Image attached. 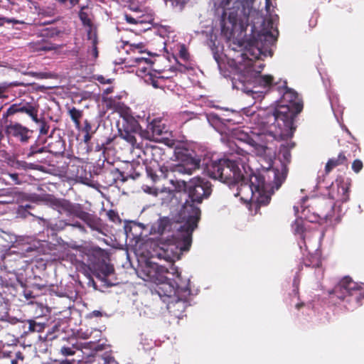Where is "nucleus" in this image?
<instances>
[{"instance_id": "1", "label": "nucleus", "mask_w": 364, "mask_h": 364, "mask_svg": "<svg viewBox=\"0 0 364 364\" xmlns=\"http://www.w3.org/2000/svg\"><path fill=\"white\" fill-rule=\"evenodd\" d=\"M257 60L231 59L228 65L232 88L251 96L255 102L261 100L269 89L282 95L277 109L268 107L257 112L252 108L243 109L255 127L251 135L243 134L240 140L257 155L263 156L272 154L274 142L292 137L296 129L294 120L302 110L303 104L298 94L287 87L286 81L274 82L272 75H260L264 65Z\"/></svg>"}, {"instance_id": "2", "label": "nucleus", "mask_w": 364, "mask_h": 364, "mask_svg": "<svg viewBox=\"0 0 364 364\" xmlns=\"http://www.w3.org/2000/svg\"><path fill=\"white\" fill-rule=\"evenodd\" d=\"M235 154L227 158H215L210 161L203 159L202 166L209 177L218 179L230 188L237 186L235 196L242 200L259 205H267L274 193L270 183L263 174L253 172L247 164L250 155L247 151L236 144Z\"/></svg>"}, {"instance_id": "3", "label": "nucleus", "mask_w": 364, "mask_h": 364, "mask_svg": "<svg viewBox=\"0 0 364 364\" xmlns=\"http://www.w3.org/2000/svg\"><path fill=\"white\" fill-rule=\"evenodd\" d=\"M139 277L155 284L151 293L166 303L169 313L181 318L188 306L191 290L189 279L183 281L178 267L174 264L166 267L156 262H146L137 270Z\"/></svg>"}, {"instance_id": "4", "label": "nucleus", "mask_w": 364, "mask_h": 364, "mask_svg": "<svg viewBox=\"0 0 364 364\" xmlns=\"http://www.w3.org/2000/svg\"><path fill=\"white\" fill-rule=\"evenodd\" d=\"M46 201L60 213H65L70 217L66 220H47L41 217H36L38 223L46 229L58 232L63 230L66 226H72L82 232H86L85 225L81 222L73 219V217H75L82 220L91 230L102 232L103 229L102 220L96 215L85 211L81 204L73 203L65 199H58L51 195L46 196Z\"/></svg>"}, {"instance_id": "5", "label": "nucleus", "mask_w": 364, "mask_h": 364, "mask_svg": "<svg viewBox=\"0 0 364 364\" xmlns=\"http://www.w3.org/2000/svg\"><path fill=\"white\" fill-rule=\"evenodd\" d=\"M181 228L178 221L167 217L160 218L151 227V231L159 234L161 238L159 244H154L153 251L150 253L151 257L166 261L168 267L180 258L183 252L188 251V250L179 247L177 250L172 248V246L178 247L181 238L178 232L181 231Z\"/></svg>"}, {"instance_id": "6", "label": "nucleus", "mask_w": 364, "mask_h": 364, "mask_svg": "<svg viewBox=\"0 0 364 364\" xmlns=\"http://www.w3.org/2000/svg\"><path fill=\"white\" fill-rule=\"evenodd\" d=\"M182 161L181 164L173 165L170 167V171L166 166H161L159 168V171L161 173V176L164 178L170 177L171 173H173L175 178H171L169 180L170 183L174 188V190H171L169 188H163L160 191L156 189L152 190L149 188V191L146 192L159 196V198L163 200V203L171 201L175 197V191L181 192L185 191L187 193L188 182L184 180L178 178L177 176L181 175H192L193 171L198 169L200 166V159L196 157L193 151L190 152L188 150H186L184 153H181Z\"/></svg>"}, {"instance_id": "7", "label": "nucleus", "mask_w": 364, "mask_h": 364, "mask_svg": "<svg viewBox=\"0 0 364 364\" xmlns=\"http://www.w3.org/2000/svg\"><path fill=\"white\" fill-rule=\"evenodd\" d=\"M271 0H266L265 8L267 12L269 14V18L263 20V28L257 35V39L255 45H250L248 48L243 50V45L240 43H232L233 50L242 51L240 56H237L234 59L241 60L245 58H250V59H262L263 57L272 56V52L270 47L272 46L278 36L277 30V15H272L270 14Z\"/></svg>"}, {"instance_id": "8", "label": "nucleus", "mask_w": 364, "mask_h": 364, "mask_svg": "<svg viewBox=\"0 0 364 364\" xmlns=\"http://www.w3.org/2000/svg\"><path fill=\"white\" fill-rule=\"evenodd\" d=\"M254 0H223V12L221 17L222 28H247L250 18L258 14L252 9Z\"/></svg>"}, {"instance_id": "9", "label": "nucleus", "mask_w": 364, "mask_h": 364, "mask_svg": "<svg viewBox=\"0 0 364 364\" xmlns=\"http://www.w3.org/2000/svg\"><path fill=\"white\" fill-rule=\"evenodd\" d=\"M197 205L189 201V200H186L178 213V220L180 221L178 222L182 228L181 231L178 232V235L181 236L178 248L189 250L191 247L192 233L197 228L200 218V209ZM172 248L177 250V247L172 246Z\"/></svg>"}, {"instance_id": "10", "label": "nucleus", "mask_w": 364, "mask_h": 364, "mask_svg": "<svg viewBox=\"0 0 364 364\" xmlns=\"http://www.w3.org/2000/svg\"><path fill=\"white\" fill-rule=\"evenodd\" d=\"M330 299L336 303L343 302L347 310H353L360 306L364 299V292L360 285L349 277L342 279L335 287L329 291Z\"/></svg>"}, {"instance_id": "11", "label": "nucleus", "mask_w": 364, "mask_h": 364, "mask_svg": "<svg viewBox=\"0 0 364 364\" xmlns=\"http://www.w3.org/2000/svg\"><path fill=\"white\" fill-rule=\"evenodd\" d=\"M292 230L295 235H299L298 245L304 255V264L306 267H311L316 268L315 272L317 278L322 277L323 269L321 267V259L317 249L313 248L315 253L312 254L310 249L309 237L311 233L306 231L304 227V222L301 218H297L292 224Z\"/></svg>"}, {"instance_id": "12", "label": "nucleus", "mask_w": 364, "mask_h": 364, "mask_svg": "<svg viewBox=\"0 0 364 364\" xmlns=\"http://www.w3.org/2000/svg\"><path fill=\"white\" fill-rule=\"evenodd\" d=\"M349 183L338 177L331 183L328 189V196L333 200V204L330 205L329 210L320 213V217L326 220H332L333 218L338 220L341 215V204L347 202L349 200Z\"/></svg>"}, {"instance_id": "13", "label": "nucleus", "mask_w": 364, "mask_h": 364, "mask_svg": "<svg viewBox=\"0 0 364 364\" xmlns=\"http://www.w3.org/2000/svg\"><path fill=\"white\" fill-rule=\"evenodd\" d=\"M212 192L209 181L200 177H194L188 182L187 193L189 201L200 204L208 198Z\"/></svg>"}, {"instance_id": "14", "label": "nucleus", "mask_w": 364, "mask_h": 364, "mask_svg": "<svg viewBox=\"0 0 364 364\" xmlns=\"http://www.w3.org/2000/svg\"><path fill=\"white\" fill-rule=\"evenodd\" d=\"M132 61L137 63L139 66L136 73L139 76L144 79L145 83L151 85L154 88H161L162 85L161 82L165 78V76L156 75V71L152 72L151 67L152 62L148 58L136 57L132 58ZM168 77L166 76V78Z\"/></svg>"}, {"instance_id": "15", "label": "nucleus", "mask_w": 364, "mask_h": 364, "mask_svg": "<svg viewBox=\"0 0 364 364\" xmlns=\"http://www.w3.org/2000/svg\"><path fill=\"white\" fill-rule=\"evenodd\" d=\"M88 257L90 261L89 268L92 271L95 277L105 282L107 286L112 285V284L107 282V278L113 274V266L100 257H95L94 255H88Z\"/></svg>"}, {"instance_id": "16", "label": "nucleus", "mask_w": 364, "mask_h": 364, "mask_svg": "<svg viewBox=\"0 0 364 364\" xmlns=\"http://www.w3.org/2000/svg\"><path fill=\"white\" fill-rule=\"evenodd\" d=\"M139 130V124L132 117H123L122 124H118L119 136L134 146L136 143L135 134Z\"/></svg>"}, {"instance_id": "17", "label": "nucleus", "mask_w": 364, "mask_h": 364, "mask_svg": "<svg viewBox=\"0 0 364 364\" xmlns=\"http://www.w3.org/2000/svg\"><path fill=\"white\" fill-rule=\"evenodd\" d=\"M105 345L94 341L85 342L83 348L91 350V353L87 355V362L92 364H117L115 360L109 355H100L99 351L104 349Z\"/></svg>"}, {"instance_id": "18", "label": "nucleus", "mask_w": 364, "mask_h": 364, "mask_svg": "<svg viewBox=\"0 0 364 364\" xmlns=\"http://www.w3.org/2000/svg\"><path fill=\"white\" fill-rule=\"evenodd\" d=\"M8 137H13L22 144H26L31 137L33 131L18 122H10L5 127Z\"/></svg>"}, {"instance_id": "19", "label": "nucleus", "mask_w": 364, "mask_h": 364, "mask_svg": "<svg viewBox=\"0 0 364 364\" xmlns=\"http://www.w3.org/2000/svg\"><path fill=\"white\" fill-rule=\"evenodd\" d=\"M203 116L209 124L220 134L225 133L228 129L229 119L222 118L214 112L205 113Z\"/></svg>"}, {"instance_id": "20", "label": "nucleus", "mask_w": 364, "mask_h": 364, "mask_svg": "<svg viewBox=\"0 0 364 364\" xmlns=\"http://www.w3.org/2000/svg\"><path fill=\"white\" fill-rule=\"evenodd\" d=\"M17 104L19 112L28 114L33 122H37L38 107L35 102L22 100Z\"/></svg>"}, {"instance_id": "21", "label": "nucleus", "mask_w": 364, "mask_h": 364, "mask_svg": "<svg viewBox=\"0 0 364 364\" xmlns=\"http://www.w3.org/2000/svg\"><path fill=\"white\" fill-rule=\"evenodd\" d=\"M167 132L166 127L161 124V121H153L148 126V134L154 140H159V137Z\"/></svg>"}, {"instance_id": "22", "label": "nucleus", "mask_w": 364, "mask_h": 364, "mask_svg": "<svg viewBox=\"0 0 364 364\" xmlns=\"http://www.w3.org/2000/svg\"><path fill=\"white\" fill-rule=\"evenodd\" d=\"M294 143L293 142H286L285 144H282L280 146L279 153V157L282 162V164L284 163H289L291 159V154H290V149L294 148Z\"/></svg>"}, {"instance_id": "23", "label": "nucleus", "mask_w": 364, "mask_h": 364, "mask_svg": "<svg viewBox=\"0 0 364 364\" xmlns=\"http://www.w3.org/2000/svg\"><path fill=\"white\" fill-rule=\"evenodd\" d=\"M346 160V156L343 153H340L337 158L330 159L326 164L325 171L326 173H329L334 167L343 164Z\"/></svg>"}, {"instance_id": "24", "label": "nucleus", "mask_w": 364, "mask_h": 364, "mask_svg": "<svg viewBox=\"0 0 364 364\" xmlns=\"http://www.w3.org/2000/svg\"><path fill=\"white\" fill-rule=\"evenodd\" d=\"M87 8V6H80V11H79V17L81 20L82 24L87 27V31L92 30V31H96L95 28H93L91 20L89 17L88 14L85 11Z\"/></svg>"}, {"instance_id": "25", "label": "nucleus", "mask_w": 364, "mask_h": 364, "mask_svg": "<svg viewBox=\"0 0 364 364\" xmlns=\"http://www.w3.org/2000/svg\"><path fill=\"white\" fill-rule=\"evenodd\" d=\"M87 38L91 41L92 48L90 51V55L93 58V59H96L98 57V50H97V37L96 31H92V30L87 31Z\"/></svg>"}, {"instance_id": "26", "label": "nucleus", "mask_w": 364, "mask_h": 364, "mask_svg": "<svg viewBox=\"0 0 364 364\" xmlns=\"http://www.w3.org/2000/svg\"><path fill=\"white\" fill-rule=\"evenodd\" d=\"M107 177L109 178L107 182L109 186H112L117 182V180H121L122 182L127 181V178L124 177L123 173L121 172L118 168H114L107 173Z\"/></svg>"}, {"instance_id": "27", "label": "nucleus", "mask_w": 364, "mask_h": 364, "mask_svg": "<svg viewBox=\"0 0 364 364\" xmlns=\"http://www.w3.org/2000/svg\"><path fill=\"white\" fill-rule=\"evenodd\" d=\"M37 33L43 38H53L59 34V31L54 27H43L38 30Z\"/></svg>"}, {"instance_id": "28", "label": "nucleus", "mask_w": 364, "mask_h": 364, "mask_svg": "<svg viewBox=\"0 0 364 364\" xmlns=\"http://www.w3.org/2000/svg\"><path fill=\"white\" fill-rule=\"evenodd\" d=\"M48 147H49V151L55 155L60 154L63 153L65 151L64 142L60 139H58L53 143H50L48 145Z\"/></svg>"}, {"instance_id": "29", "label": "nucleus", "mask_w": 364, "mask_h": 364, "mask_svg": "<svg viewBox=\"0 0 364 364\" xmlns=\"http://www.w3.org/2000/svg\"><path fill=\"white\" fill-rule=\"evenodd\" d=\"M22 327L26 333L35 331L39 332L42 329V326L33 320H28L27 323L23 321Z\"/></svg>"}, {"instance_id": "30", "label": "nucleus", "mask_w": 364, "mask_h": 364, "mask_svg": "<svg viewBox=\"0 0 364 364\" xmlns=\"http://www.w3.org/2000/svg\"><path fill=\"white\" fill-rule=\"evenodd\" d=\"M69 115L75 123V127L78 128L80 124V119L82 116V111L76 109L75 107H73L69 110Z\"/></svg>"}, {"instance_id": "31", "label": "nucleus", "mask_w": 364, "mask_h": 364, "mask_svg": "<svg viewBox=\"0 0 364 364\" xmlns=\"http://www.w3.org/2000/svg\"><path fill=\"white\" fill-rule=\"evenodd\" d=\"M32 208H33V206L30 204H26L25 205H19L18 207L17 212H16L18 217H20L22 218H26L28 215L34 216L33 214H31L29 212V210H31Z\"/></svg>"}, {"instance_id": "32", "label": "nucleus", "mask_w": 364, "mask_h": 364, "mask_svg": "<svg viewBox=\"0 0 364 364\" xmlns=\"http://www.w3.org/2000/svg\"><path fill=\"white\" fill-rule=\"evenodd\" d=\"M0 321H1L4 323L5 327H8L9 324L11 325H16L21 324L22 325L23 321L18 319L16 317L11 316L9 315H5L0 318Z\"/></svg>"}, {"instance_id": "33", "label": "nucleus", "mask_w": 364, "mask_h": 364, "mask_svg": "<svg viewBox=\"0 0 364 364\" xmlns=\"http://www.w3.org/2000/svg\"><path fill=\"white\" fill-rule=\"evenodd\" d=\"M40 126L39 132L41 135H46L48 132L50 126L44 119H41L37 117V122H35Z\"/></svg>"}, {"instance_id": "34", "label": "nucleus", "mask_w": 364, "mask_h": 364, "mask_svg": "<svg viewBox=\"0 0 364 364\" xmlns=\"http://www.w3.org/2000/svg\"><path fill=\"white\" fill-rule=\"evenodd\" d=\"M76 350H78V348L73 345L71 346H63L60 348V353L65 356L73 355L75 353Z\"/></svg>"}, {"instance_id": "35", "label": "nucleus", "mask_w": 364, "mask_h": 364, "mask_svg": "<svg viewBox=\"0 0 364 364\" xmlns=\"http://www.w3.org/2000/svg\"><path fill=\"white\" fill-rule=\"evenodd\" d=\"M46 151L45 147L37 148L35 146L30 147L29 151L26 154V158L29 159L34 156L36 154H41Z\"/></svg>"}, {"instance_id": "36", "label": "nucleus", "mask_w": 364, "mask_h": 364, "mask_svg": "<svg viewBox=\"0 0 364 364\" xmlns=\"http://www.w3.org/2000/svg\"><path fill=\"white\" fill-rule=\"evenodd\" d=\"M16 165L18 168H21L23 170L36 168V166L34 164L27 163L24 161H17Z\"/></svg>"}, {"instance_id": "37", "label": "nucleus", "mask_w": 364, "mask_h": 364, "mask_svg": "<svg viewBox=\"0 0 364 364\" xmlns=\"http://www.w3.org/2000/svg\"><path fill=\"white\" fill-rule=\"evenodd\" d=\"M18 112V104L15 103L11 105L6 110V112L3 114V117H7L10 115H13Z\"/></svg>"}, {"instance_id": "38", "label": "nucleus", "mask_w": 364, "mask_h": 364, "mask_svg": "<svg viewBox=\"0 0 364 364\" xmlns=\"http://www.w3.org/2000/svg\"><path fill=\"white\" fill-rule=\"evenodd\" d=\"M141 345L142 346L143 349L146 351L152 348L154 346V342L152 340L144 338L141 341Z\"/></svg>"}, {"instance_id": "39", "label": "nucleus", "mask_w": 364, "mask_h": 364, "mask_svg": "<svg viewBox=\"0 0 364 364\" xmlns=\"http://www.w3.org/2000/svg\"><path fill=\"white\" fill-rule=\"evenodd\" d=\"M125 19L129 23L131 24L142 23L145 21L144 20L141 19V17L134 18L127 14L125 15Z\"/></svg>"}, {"instance_id": "40", "label": "nucleus", "mask_w": 364, "mask_h": 364, "mask_svg": "<svg viewBox=\"0 0 364 364\" xmlns=\"http://www.w3.org/2000/svg\"><path fill=\"white\" fill-rule=\"evenodd\" d=\"M136 228H137V225L136 223H129V224L125 225L124 231L127 235V237H130V236L134 237L135 235L132 232V230Z\"/></svg>"}, {"instance_id": "41", "label": "nucleus", "mask_w": 364, "mask_h": 364, "mask_svg": "<svg viewBox=\"0 0 364 364\" xmlns=\"http://www.w3.org/2000/svg\"><path fill=\"white\" fill-rule=\"evenodd\" d=\"M363 168V162L360 159H355L352 164V169L355 173H359Z\"/></svg>"}, {"instance_id": "42", "label": "nucleus", "mask_w": 364, "mask_h": 364, "mask_svg": "<svg viewBox=\"0 0 364 364\" xmlns=\"http://www.w3.org/2000/svg\"><path fill=\"white\" fill-rule=\"evenodd\" d=\"M188 67L186 65H183L182 63H178L176 65L172 67L171 68V70H177L180 73H185L188 70Z\"/></svg>"}, {"instance_id": "43", "label": "nucleus", "mask_w": 364, "mask_h": 364, "mask_svg": "<svg viewBox=\"0 0 364 364\" xmlns=\"http://www.w3.org/2000/svg\"><path fill=\"white\" fill-rule=\"evenodd\" d=\"M23 356L20 351L15 353V358L11 360V364H18L19 360H23Z\"/></svg>"}, {"instance_id": "44", "label": "nucleus", "mask_w": 364, "mask_h": 364, "mask_svg": "<svg viewBox=\"0 0 364 364\" xmlns=\"http://www.w3.org/2000/svg\"><path fill=\"white\" fill-rule=\"evenodd\" d=\"M179 55L180 58L185 62L188 60V53L184 47L181 48Z\"/></svg>"}, {"instance_id": "45", "label": "nucleus", "mask_w": 364, "mask_h": 364, "mask_svg": "<svg viewBox=\"0 0 364 364\" xmlns=\"http://www.w3.org/2000/svg\"><path fill=\"white\" fill-rule=\"evenodd\" d=\"M85 133H90L92 134L94 132L92 131V127L90 123L87 121H85V127L82 130Z\"/></svg>"}, {"instance_id": "46", "label": "nucleus", "mask_w": 364, "mask_h": 364, "mask_svg": "<svg viewBox=\"0 0 364 364\" xmlns=\"http://www.w3.org/2000/svg\"><path fill=\"white\" fill-rule=\"evenodd\" d=\"M9 86L6 83L0 84V98L5 97V92H6Z\"/></svg>"}, {"instance_id": "47", "label": "nucleus", "mask_w": 364, "mask_h": 364, "mask_svg": "<svg viewBox=\"0 0 364 364\" xmlns=\"http://www.w3.org/2000/svg\"><path fill=\"white\" fill-rule=\"evenodd\" d=\"M9 176L15 184H21V181L19 180L18 173H9Z\"/></svg>"}, {"instance_id": "48", "label": "nucleus", "mask_w": 364, "mask_h": 364, "mask_svg": "<svg viewBox=\"0 0 364 364\" xmlns=\"http://www.w3.org/2000/svg\"><path fill=\"white\" fill-rule=\"evenodd\" d=\"M12 191L10 189H0V197L1 196H11Z\"/></svg>"}, {"instance_id": "49", "label": "nucleus", "mask_w": 364, "mask_h": 364, "mask_svg": "<svg viewBox=\"0 0 364 364\" xmlns=\"http://www.w3.org/2000/svg\"><path fill=\"white\" fill-rule=\"evenodd\" d=\"M102 312L99 310H95L90 313V317L94 318V317H101L102 316Z\"/></svg>"}, {"instance_id": "50", "label": "nucleus", "mask_w": 364, "mask_h": 364, "mask_svg": "<svg viewBox=\"0 0 364 364\" xmlns=\"http://www.w3.org/2000/svg\"><path fill=\"white\" fill-rule=\"evenodd\" d=\"M274 176L276 180V189H279V188L281 186L282 181H284V178L282 179H278L277 173L274 171Z\"/></svg>"}, {"instance_id": "51", "label": "nucleus", "mask_w": 364, "mask_h": 364, "mask_svg": "<svg viewBox=\"0 0 364 364\" xmlns=\"http://www.w3.org/2000/svg\"><path fill=\"white\" fill-rule=\"evenodd\" d=\"M97 80L102 84H110L112 82L111 79H105L103 76L100 75L97 77Z\"/></svg>"}, {"instance_id": "52", "label": "nucleus", "mask_w": 364, "mask_h": 364, "mask_svg": "<svg viewBox=\"0 0 364 364\" xmlns=\"http://www.w3.org/2000/svg\"><path fill=\"white\" fill-rule=\"evenodd\" d=\"M293 286H294V292L295 294H297V291H298V282H297V280H296V278L295 277L294 279V282H293Z\"/></svg>"}, {"instance_id": "53", "label": "nucleus", "mask_w": 364, "mask_h": 364, "mask_svg": "<svg viewBox=\"0 0 364 364\" xmlns=\"http://www.w3.org/2000/svg\"><path fill=\"white\" fill-rule=\"evenodd\" d=\"M92 134H90V133H85V134L84 135L85 142H88L91 139Z\"/></svg>"}, {"instance_id": "54", "label": "nucleus", "mask_w": 364, "mask_h": 364, "mask_svg": "<svg viewBox=\"0 0 364 364\" xmlns=\"http://www.w3.org/2000/svg\"><path fill=\"white\" fill-rule=\"evenodd\" d=\"M79 3V0H70V6L69 8H73L75 5H77Z\"/></svg>"}, {"instance_id": "55", "label": "nucleus", "mask_w": 364, "mask_h": 364, "mask_svg": "<svg viewBox=\"0 0 364 364\" xmlns=\"http://www.w3.org/2000/svg\"><path fill=\"white\" fill-rule=\"evenodd\" d=\"M85 275L87 276V279H89L88 284H92V286H95V283L93 279L90 277V275L89 274H86Z\"/></svg>"}, {"instance_id": "56", "label": "nucleus", "mask_w": 364, "mask_h": 364, "mask_svg": "<svg viewBox=\"0 0 364 364\" xmlns=\"http://www.w3.org/2000/svg\"><path fill=\"white\" fill-rule=\"evenodd\" d=\"M24 295H25V297L27 299H31L33 298V296H32V293L31 291H28V292H25L24 293Z\"/></svg>"}, {"instance_id": "57", "label": "nucleus", "mask_w": 364, "mask_h": 364, "mask_svg": "<svg viewBox=\"0 0 364 364\" xmlns=\"http://www.w3.org/2000/svg\"><path fill=\"white\" fill-rule=\"evenodd\" d=\"M308 200V198L307 197H303L301 199V207L303 208L304 207V205L305 204L306 201Z\"/></svg>"}, {"instance_id": "58", "label": "nucleus", "mask_w": 364, "mask_h": 364, "mask_svg": "<svg viewBox=\"0 0 364 364\" xmlns=\"http://www.w3.org/2000/svg\"><path fill=\"white\" fill-rule=\"evenodd\" d=\"M304 306L303 303H298L296 304V308L299 309L301 306Z\"/></svg>"}, {"instance_id": "59", "label": "nucleus", "mask_w": 364, "mask_h": 364, "mask_svg": "<svg viewBox=\"0 0 364 364\" xmlns=\"http://www.w3.org/2000/svg\"><path fill=\"white\" fill-rule=\"evenodd\" d=\"M294 211H295V213H296H296L299 212V206H297V205H294Z\"/></svg>"}, {"instance_id": "60", "label": "nucleus", "mask_w": 364, "mask_h": 364, "mask_svg": "<svg viewBox=\"0 0 364 364\" xmlns=\"http://www.w3.org/2000/svg\"><path fill=\"white\" fill-rule=\"evenodd\" d=\"M10 203H11V200H0V203H3V204Z\"/></svg>"}, {"instance_id": "61", "label": "nucleus", "mask_w": 364, "mask_h": 364, "mask_svg": "<svg viewBox=\"0 0 364 364\" xmlns=\"http://www.w3.org/2000/svg\"><path fill=\"white\" fill-rule=\"evenodd\" d=\"M343 129L348 134L350 135V132H349V130L346 127H343Z\"/></svg>"}, {"instance_id": "62", "label": "nucleus", "mask_w": 364, "mask_h": 364, "mask_svg": "<svg viewBox=\"0 0 364 364\" xmlns=\"http://www.w3.org/2000/svg\"><path fill=\"white\" fill-rule=\"evenodd\" d=\"M43 49L45 50H51V48L50 47H44Z\"/></svg>"}, {"instance_id": "63", "label": "nucleus", "mask_w": 364, "mask_h": 364, "mask_svg": "<svg viewBox=\"0 0 364 364\" xmlns=\"http://www.w3.org/2000/svg\"><path fill=\"white\" fill-rule=\"evenodd\" d=\"M2 138H3V134H2L1 130L0 129V141H1Z\"/></svg>"}, {"instance_id": "64", "label": "nucleus", "mask_w": 364, "mask_h": 364, "mask_svg": "<svg viewBox=\"0 0 364 364\" xmlns=\"http://www.w3.org/2000/svg\"><path fill=\"white\" fill-rule=\"evenodd\" d=\"M147 173H148V174H149V175H150V176H151V178H152L153 179H154V176H153V175L149 172V170H147Z\"/></svg>"}]
</instances>
